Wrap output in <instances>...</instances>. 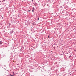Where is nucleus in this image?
<instances>
[{
    "label": "nucleus",
    "mask_w": 76,
    "mask_h": 76,
    "mask_svg": "<svg viewBox=\"0 0 76 76\" xmlns=\"http://www.w3.org/2000/svg\"><path fill=\"white\" fill-rule=\"evenodd\" d=\"M48 38H49V36H48Z\"/></svg>",
    "instance_id": "6e6552de"
},
{
    "label": "nucleus",
    "mask_w": 76,
    "mask_h": 76,
    "mask_svg": "<svg viewBox=\"0 0 76 76\" xmlns=\"http://www.w3.org/2000/svg\"><path fill=\"white\" fill-rule=\"evenodd\" d=\"M32 12H34V10H32Z\"/></svg>",
    "instance_id": "20e7f679"
},
{
    "label": "nucleus",
    "mask_w": 76,
    "mask_h": 76,
    "mask_svg": "<svg viewBox=\"0 0 76 76\" xmlns=\"http://www.w3.org/2000/svg\"><path fill=\"white\" fill-rule=\"evenodd\" d=\"M37 20H38V18Z\"/></svg>",
    "instance_id": "9d476101"
},
{
    "label": "nucleus",
    "mask_w": 76,
    "mask_h": 76,
    "mask_svg": "<svg viewBox=\"0 0 76 76\" xmlns=\"http://www.w3.org/2000/svg\"><path fill=\"white\" fill-rule=\"evenodd\" d=\"M38 28H39V31H41V29L42 28L40 27V26H39Z\"/></svg>",
    "instance_id": "f257e3e1"
},
{
    "label": "nucleus",
    "mask_w": 76,
    "mask_h": 76,
    "mask_svg": "<svg viewBox=\"0 0 76 76\" xmlns=\"http://www.w3.org/2000/svg\"><path fill=\"white\" fill-rule=\"evenodd\" d=\"M33 9H34V7H33Z\"/></svg>",
    "instance_id": "39448f33"
},
{
    "label": "nucleus",
    "mask_w": 76,
    "mask_h": 76,
    "mask_svg": "<svg viewBox=\"0 0 76 76\" xmlns=\"http://www.w3.org/2000/svg\"><path fill=\"white\" fill-rule=\"evenodd\" d=\"M5 0H4L3 1H5Z\"/></svg>",
    "instance_id": "0eeeda50"
},
{
    "label": "nucleus",
    "mask_w": 76,
    "mask_h": 76,
    "mask_svg": "<svg viewBox=\"0 0 76 76\" xmlns=\"http://www.w3.org/2000/svg\"><path fill=\"white\" fill-rule=\"evenodd\" d=\"M9 75H10V76H13L12 75H11V74Z\"/></svg>",
    "instance_id": "7ed1b4c3"
},
{
    "label": "nucleus",
    "mask_w": 76,
    "mask_h": 76,
    "mask_svg": "<svg viewBox=\"0 0 76 76\" xmlns=\"http://www.w3.org/2000/svg\"><path fill=\"white\" fill-rule=\"evenodd\" d=\"M70 57V56H69V57Z\"/></svg>",
    "instance_id": "f8f14e48"
},
{
    "label": "nucleus",
    "mask_w": 76,
    "mask_h": 76,
    "mask_svg": "<svg viewBox=\"0 0 76 76\" xmlns=\"http://www.w3.org/2000/svg\"><path fill=\"white\" fill-rule=\"evenodd\" d=\"M32 0V1H33V0Z\"/></svg>",
    "instance_id": "1a4fd4ad"
},
{
    "label": "nucleus",
    "mask_w": 76,
    "mask_h": 76,
    "mask_svg": "<svg viewBox=\"0 0 76 76\" xmlns=\"http://www.w3.org/2000/svg\"><path fill=\"white\" fill-rule=\"evenodd\" d=\"M38 20H39V18H38Z\"/></svg>",
    "instance_id": "9b49d317"
},
{
    "label": "nucleus",
    "mask_w": 76,
    "mask_h": 76,
    "mask_svg": "<svg viewBox=\"0 0 76 76\" xmlns=\"http://www.w3.org/2000/svg\"><path fill=\"white\" fill-rule=\"evenodd\" d=\"M28 12H30V10L28 11Z\"/></svg>",
    "instance_id": "423d86ee"
},
{
    "label": "nucleus",
    "mask_w": 76,
    "mask_h": 76,
    "mask_svg": "<svg viewBox=\"0 0 76 76\" xmlns=\"http://www.w3.org/2000/svg\"><path fill=\"white\" fill-rule=\"evenodd\" d=\"M2 19H3V18H2Z\"/></svg>",
    "instance_id": "ddd939ff"
},
{
    "label": "nucleus",
    "mask_w": 76,
    "mask_h": 76,
    "mask_svg": "<svg viewBox=\"0 0 76 76\" xmlns=\"http://www.w3.org/2000/svg\"><path fill=\"white\" fill-rule=\"evenodd\" d=\"M2 43H3V42H0V44H1H1H2Z\"/></svg>",
    "instance_id": "f03ea898"
}]
</instances>
